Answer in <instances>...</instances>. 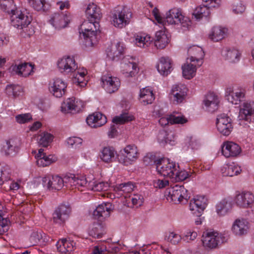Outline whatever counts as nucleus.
Returning a JSON list of instances; mask_svg holds the SVG:
<instances>
[{"instance_id": "e2e57ef3", "label": "nucleus", "mask_w": 254, "mask_h": 254, "mask_svg": "<svg viewBox=\"0 0 254 254\" xmlns=\"http://www.w3.org/2000/svg\"><path fill=\"white\" fill-rule=\"evenodd\" d=\"M28 1L30 5L37 11L43 9L45 3V0H28Z\"/></svg>"}, {"instance_id": "f8f14e48", "label": "nucleus", "mask_w": 254, "mask_h": 254, "mask_svg": "<svg viewBox=\"0 0 254 254\" xmlns=\"http://www.w3.org/2000/svg\"><path fill=\"white\" fill-rule=\"evenodd\" d=\"M59 71L64 74L73 73L77 69V64L73 58L64 57L58 62Z\"/></svg>"}, {"instance_id": "8fccbe9b", "label": "nucleus", "mask_w": 254, "mask_h": 254, "mask_svg": "<svg viewBox=\"0 0 254 254\" xmlns=\"http://www.w3.org/2000/svg\"><path fill=\"white\" fill-rule=\"evenodd\" d=\"M232 208L230 199H224L216 206V211L220 216L225 215Z\"/></svg>"}, {"instance_id": "0e129e2a", "label": "nucleus", "mask_w": 254, "mask_h": 254, "mask_svg": "<svg viewBox=\"0 0 254 254\" xmlns=\"http://www.w3.org/2000/svg\"><path fill=\"white\" fill-rule=\"evenodd\" d=\"M8 229V221L0 215V235L6 232Z\"/></svg>"}, {"instance_id": "473e14b6", "label": "nucleus", "mask_w": 254, "mask_h": 254, "mask_svg": "<svg viewBox=\"0 0 254 254\" xmlns=\"http://www.w3.org/2000/svg\"><path fill=\"white\" fill-rule=\"evenodd\" d=\"M85 12L88 19L90 21L98 22L102 16L100 7L94 3L88 5Z\"/></svg>"}, {"instance_id": "13d9d810", "label": "nucleus", "mask_w": 254, "mask_h": 254, "mask_svg": "<svg viewBox=\"0 0 254 254\" xmlns=\"http://www.w3.org/2000/svg\"><path fill=\"white\" fill-rule=\"evenodd\" d=\"M171 125L184 124L188 122L187 119L183 115H179L178 113L174 112L170 114Z\"/></svg>"}, {"instance_id": "7c9ffc66", "label": "nucleus", "mask_w": 254, "mask_h": 254, "mask_svg": "<svg viewBox=\"0 0 254 254\" xmlns=\"http://www.w3.org/2000/svg\"><path fill=\"white\" fill-rule=\"evenodd\" d=\"M43 149H40L36 155L37 164L39 167H45L50 165L57 160V157L54 155L47 156L44 152Z\"/></svg>"}, {"instance_id": "2eb2a0df", "label": "nucleus", "mask_w": 254, "mask_h": 254, "mask_svg": "<svg viewBox=\"0 0 254 254\" xmlns=\"http://www.w3.org/2000/svg\"><path fill=\"white\" fill-rule=\"evenodd\" d=\"M188 91V88L185 84L174 85L171 90L170 98L176 104L181 103L186 98Z\"/></svg>"}, {"instance_id": "aec40b11", "label": "nucleus", "mask_w": 254, "mask_h": 254, "mask_svg": "<svg viewBox=\"0 0 254 254\" xmlns=\"http://www.w3.org/2000/svg\"><path fill=\"white\" fill-rule=\"evenodd\" d=\"M188 57L187 59L190 62L197 63L198 65H201L203 63V59L204 53L201 47L197 46H192L188 50Z\"/></svg>"}, {"instance_id": "5fc2aeb1", "label": "nucleus", "mask_w": 254, "mask_h": 254, "mask_svg": "<svg viewBox=\"0 0 254 254\" xmlns=\"http://www.w3.org/2000/svg\"><path fill=\"white\" fill-rule=\"evenodd\" d=\"M76 70H77L75 76L73 79V82L77 85L83 87L86 85V83L83 82V78L87 73V70L83 68H77Z\"/></svg>"}, {"instance_id": "cd10ccee", "label": "nucleus", "mask_w": 254, "mask_h": 254, "mask_svg": "<svg viewBox=\"0 0 254 254\" xmlns=\"http://www.w3.org/2000/svg\"><path fill=\"white\" fill-rule=\"evenodd\" d=\"M20 142L18 139H10L6 140L3 145L2 151L6 156L15 155L19 149Z\"/></svg>"}, {"instance_id": "6e6d98bb", "label": "nucleus", "mask_w": 254, "mask_h": 254, "mask_svg": "<svg viewBox=\"0 0 254 254\" xmlns=\"http://www.w3.org/2000/svg\"><path fill=\"white\" fill-rule=\"evenodd\" d=\"M53 136L48 132H44L38 136V143L43 147L48 146L52 141Z\"/></svg>"}, {"instance_id": "58836bf2", "label": "nucleus", "mask_w": 254, "mask_h": 254, "mask_svg": "<svg viewBox=\"0 0 254 254\" xmlns=\"http://www.w3.org/2000/svg\"><path fill=\"white\" fill-rule=\"evenodd\" d=\"M249 229L248 222L245 219H236L232 226L233 232L238 236H242L247 234Z\"/></svg>"}, {"instance_id": "09e8293b", "label": "nucleus", "mask_w": 254, "mask_h": 254, "mask_svg": "<svg viewBox=\"0 0 254 254\" xmlns=\"http://www.w3.org/2000/svg\"><path fill=\"white\" fill-rule=\"evenodd\" d=\"M209 7L206 5H200L195 8L192 13V16L197 19L199 20L204 17H207L210 15Z\"/></svg>"}, {"instance_id": "c85d7f7f", "label": "nucleus", "mask_w": 254, "mask_h": 254, "mask_svg": "<svg viewBox=\"0 0 254 254\" xmlns=\"http://www.w3.org/2000/svg\"><path fill=\"white\" fill-rule=\"evenodd\" d=\"M124 44L120 42L112 45L107 51L108 57L112 60H118L121 58L125 51Z\"/></svg>"}, {"instance_id": "a878e982", "label": "nucleus", "mask_w": 254, "mask_h": 254, "mask_svg": "<svg viewBox=\"0 0 254 254\" xmlns=\"http://www.w3.org/2000/svg\"><path fill=\"white\" fill-rule=\"evenodd\" d=\"M86 122L91 127L96 128L105 125L107 122V118L102 113L95 112L88 116Z\"/></svg>"}, {"instance_id": "a18cd8bd", "label": "nucleus", "mask_w": 254, "mask_h": 254, "mask_svg": "<svg viewBox=\"0 0 254 254\" xmlns=\"http://www.w3.org/2000/svg\"><path fill=\"white\" fill-rule=\"evenodd\" d=\"M169 42V38L165 31L159 30L156 32L155 45L158 49L165 48Z\"/></svg>"}, {"instance_id": "e433bc0d", "label": "nucleus", "mask_w": 254, "mask_h": 254, "mask_svg": "<svg viewBox=\"0 0 254 254\" xmlns=\"http://www.w3.org/2000/svg\"><path fill=\"white\" fill-rule=\"evenodd\" d=\"M171 68L172 61L169 57H162L159 59L157 69L161 74L167 75L171 72Z\"/></svg>"}, {"instance_id": "423d86ee", "label": "nucleus", "mask_w": 254, "mask_h": 254, "mask_svg": "<svg viewBox=\"0 0 254 254\" xmlns=\"http://www.w3.org/2000/svg\"><path fill=\"white\" fill-rule=\"evenodd\" d=\"M131 12L126 7H117L113 14L112 22L114 25L122 28L129 22L131 17Z\"/></svg>"}, {"instance_id": "680f3d73", "label": "nucleus", "mask_w": 254, "mask_h": 254, "mask_svg": "<svg viewBox=\"0 0 254 254\" xmlns=\"http://www.w3.org/2000/svg\"><path fill=\"white\" fill-rule=\"evenodd\" d=\"M143 197L139 194H134L131 196H129L128 201L130 200L132 202L133 206H140L143 203Z\"/></svg>"}, {"instance_id": "9d476101", "label": "nucleus", "mask_w": 254, "mask_h": 254, "mask_svg": "<svg viewBox=\"0 0 254 254\" xmlns=\"http://www.w3.org/2000/svg\"><path fill=\"white\" fill-rule=\"evenodd\" d=\"M216 127L218 131L224 136H228L233 128L231 118L224 114L218 116Z\"/></svg>"}, {"instance_id": "bb28decb", "label": "nucleus", "mask_w": 254, "mask_h": 254, "mask_svg": "<svg viewBox=\"0 0 254 254\" xmlns=\"http://www.w3.org/2000/svg\"><path fill=\"white\" fill-rule=\"evenodd\" d=\"M58 251L63 254H68L73 251L76 247V243L70 238L63 239L57 244Z\"/></svg>"}, {"instance_id": "412c9836", "label": "nucleus", "mask_w": 254, "mask_h": 254, "mask_svg": "<svg viewBox=\"0 0 254 254\" xmlns=\"http://www.w3.org/2000/svg\"><path fill=\"white\" fill-rule=\"evenodd\" d=\"M222 153L226 158L237 156L241 152L240 146L232 141H225L221 146Z\"/></svg>"}, {"instance_id": "c9c22d12", "label": "nucleus", "mask_w": 254, "mask_h": 254, "mask_svg": "<svg viewBox=\"0 0 254 254\" xmlns=\"http://www.w3.org/2000/svg\"><path fill=\"white\" fill-rule=\"evenodd\" d=\"M219 103V98L214 93H208L203 100V103L206 109L211 112L218 109Z\"/></svg>"}, {"instance_id": "f3484780", "label": "nucleus", "mask_w": 254, "mask_h": 254, "mask_svg": "<svg viewBox=\"0 0 254 254\" xmlns=\"http://www.w3.org/2000/svg\"><path fill=\"white\" fill-rule=\"evenodd\" d=\"M84 106V104L81 101H76L72 98H68L62 104L61 110L64 113L74 114L81 111Z\"/></svg>"}, {"instance_id": "6e6552de", "label": "nucleus", "mask_w": 254, "mask_h": 254, "mask_svg": "<svg viewBox=\"0 0 254 254\" xmlns=\"http://www.w3.org/2000/svg\"><path fill=\"white\" fill-rule=\"evenodd\" d=\"M166 19L169 24H180L185 28H188L191 24L190 19L187 17L184 16L182 14L181 10L177 8L171 9L167 13Z\"/></svg>"}, {"instance_id": "f704fd0d", "label": "nucleus", "mask_w": 254, "mask_h": 254, "mask_svg": "<svg viewBox=\"0 0 254 254\" xmlns=\"http://www.w3.org/2000/svg\"><path fill=\"white\" fill-rule=\"evenodd\" d=\"M117 156V151L111 146L104 147L100 150L99 156L100 159L104 162L109 163L115 161Z\"/></svg>"}, {"instance_id": "ea45409f", "label": "nucleus", "mask_w": 254, "mask_h": 254, "mask_svg": "<svg viewBox=\"0 0 254 254\" xmlns=\"http://www.w3.org/2000/svg\"><path fill=\"white\" fill-rule=\"evenodd\" d=\"M33 68L34 67L31 64L24 63L14 65L13 67V70L17 75L26 77L33 72Z\"/></svg>"}, {"instance_id": "4be33fe9", "label": "nucleus", "mask_w": 254, "mask_h": 254, "mask_svg": "<svg viewBox=\"0 0 254 254\" xmlns=\"http://www.w3.org/2000/svg\"><path fill=\"white\" fill-rule=\"evenodd\" d=\"M65 184L78 190L80 187L87 188L88 183L84 176L80 175L70 174L65 176Z\"/></svg>"}, {"instance_id": "7ed1b4c3", "label": "nucleus", "mask_w": 254, "mask_h": 254, "mask_svg": "<svg viewBox=\"0 0 254 254\" xmlns=\"http://www.w3.org/2000/svg\"><path fill=\"white\" fill-rule=\"evenodd\" d=\"M139 155V152L137 147L134 144H129L120 151L118 160L121 163L128 166L136 161Z\"/></svg>"}, {"instance_id": "2f4dec72", "label": "nucleus", "mask_w": 254, "mask_h": 254, "mask_svg": "<svg viewBox=\"0 0 254 254\" xmlns=\"http://www.w3.org/2000/svg\"><path fill=\"white\" fill-rule=\"evenodd\" d=\"M112 209L110 203H102L99 205L93 212V215L100 221L109 217Z\"/></svg>"}, {"instance_id": "774afa93", "label": "nucleus", "mask_w": 254, "mask_h": 254, "mask_svg": "<svg viewBox=\"0 0 254 254\" xmlns=\"http://www.w3.org/2000/svg\"><path fill=\"white\" fill-rule=\"evenodd\" d=\"M246 9L245 5L241 2H237L233 6V11L236 14H242Z\"/></svg>"}, {"instance_id": "603ef678", "label": "nucleus", "mask_w": 254, "mask_h": 254, "mask_svg": "<svg viewBox=\"0 0 254 254\" xmlns=\"http://www.w3.org/2000/svg\"><path fill=\"white\" fill-rule=\"evenodd\" d=\"M108 187L109 184L108 183L103 182H97L96 181L89 182L87 186L88 189L96 191L106 190Z\"/></svg>"}, {"instance_id": "1a4fd4ad", "label": "nucleus", "mask_w": 254, "mask_h": 254, "mask_svg": "<svg viewBox=\"0 0 254 254\" xmlns=\"http://www.w3.org/2000/svg\"><path fill=\"white\" fill-rule=\"evenodd\" d=\"M10 19L11 25L18 29L25 27L32 21V17L29 13L18 10L11 15Z\"/></svg>"}, {"instance_id": "b1692460", "label": "nucleus", "mask_w": 254, "mask_h": 254, "mask_svg": "<svg viewBox=\"0 0 254 254\" xmlns=\"http://www.w3.org/2000/svg\"><path fill=\"white\" fill-rule=\"evenodd\" d=\"M235 202L241 207H248L254 202V195L250 191L242 192L236 195Z\"/></svg>"}, {"instance_id": "a211bd4d", "label": "nucleus", "mask_w": 254, "mask_h": 254, "mask_svg": "<svg viewBox=\"0 0 254 254\" xmlns=\"http://www.w3.org/2000/svg\"><path fill=\"white\" fill-rule=\"evenodd\" d=\"M84 106V104L81 101H76L72 98H68L62 104L61 110L64 113L74 114L81 111Z\"/></svg>"}, {"instance_id": "69168bd1", "label": "nucleus", "mask_w": 254, "mask_h": 254, "mask_svg": "<svg viewBox=\"0 0 254 254\" xmlns=\"http://www.w3.org/2000/svg\"><path fill=\"white\" fill-rule=\"evenodd\" d=\"M197 236V234L196 232L189 230L185 233L183 239L187 242H190V241H193L195 239Z\"/></svg>"}, {"instance_id": "9b49d317", "label": "nucleus", "mask_w": 254, "mask_h": 254, "mask_svg": "<svg viewBox=\"0 0 254 254\" xmlns=\"http://www.w3.org/2000/svg\"><path fill=\"white\" fill-rule=\"evenodd\" d=\"M41 181L43 187L50 190H60L65 183V176L64 178L59 176L45 177L41 179Z\"/></svg>"}, {"instance_id": "4468645a", "label": "nucleus", "mask_w": 254, "mask_h": 254, "mask_svg": "<svg viewBox=\"0 0 254 254\" xmlns=\"http://www.w3.org/2000/svg\"><path fill=\"white\" fill-rule=\"evenodd\" d=\"M71 208L65 205H61L58 207L53 214V221L55 223L64 224L69 217Z\"/></svg>"}, {"instance_id": "f257e3e1", "label": "nucleus", "mask_w": 254, "mask_h": 254, "mask_svg": "<svg viewBox=\"0 0 254 254\" xmlns=\"http://www.w3.org/2000/svg\"><path fill=\"white\" fill-rule=\"evenodd\" d=\"M99 23L97 21L88 20L84 21L81 25V29L85 37V44L86 47H93L98 43L97 34L100 33L97 27Z\"/></svg>"}, {"instance_id": "5701e85b", "label": "nucleus", "mask_w": 254, "mask_h": 254, "mask_svg": "<svg viewBox=\"0 0 254 254\" xmlns=\"http://www.w3.org/2000/svg\"><path fill=\"white\" fill-rule=\"evenodd\" d=\"M245 93L242 89H236L234 90L231 87L226 89V97L227 100L233 104H239L245 98Z\"/></svg>"}, {"instance_id": "4d7b16f0", "label": "nucleus", "mask_w": 254, "mask_h": 254, "mask_svg": "<svg viewBox=\"0 0 254 254\" xmlns=\"http://www.w3.org/2000/svg\"><path fill=\"white\" fill-rule=\"evenodd\" d=\"M133 116L127 113L122 114L120 116H116L113 119V122L117 124H123L126 122L132 121Z\"/></svg>"}, {"instance_id": "de8ad7c7", "label": "nucleus", "mask_w": 254, "mask_h": 254, "mask_svg": "<svg viewBox=\"0 0 254 254\" xmlns=\"http://www.w3.org/2000/svg\"><path fill=\"white\" fill-rule=\"evenodd\" d=\"M135 45L140 48L147 47L151 43V37L145 33H140L134 36Z\"/></svg>"}, {"instance_id": "6ab92c4d", "label": "nucleus", "mask_w": 254, "mask_h": 254, "mask_svg": "<svg viewBox=\"0 0 254 254\" xmlns=\"http://www.w3.org/2000/svg\"><path fill=\"white\" fill-rule=\"evenodd\" d=\"M101 80L103 87L109 93H112L117 91L120 86L119 79L109 74L102 76Z\"/></svg>"}, {"instance_id": "37998d69", "label": "nucleus", "mask_w": 254, "mask_h": 254, "mask_svg": "<svg viewBox=\"0 0 254 254\" xmlns=\"http://www.w3.org/2000/svg\"><path fill=\"white\" fill-rule=\"evenodd\" d=\"M139 100L144 105L151 104L155 99L153 91L149 88H144L140 90Z\"/></svg>"}, {"instance_id": "4c0bfd02", "label": "nucleus", "mask_w": 254, "mask_h": 254, "mask_svg": "<svg viewBox=\"0 0 254 254\" xmlns=\"http://www.w3.org/2000/svg\"><path fill=\"white\" fill-rule=\"evenodd\" d=\"M50 22L56 28H64L69 22V16L63 13H55Z\"/></svg>"}, {"instance_id": "864d4df0", "label": "nucleus", "mask_w": 254, "mask_h": 254, "mask_svg": "<svg viewBox=\"0 0 254 254\" xmlns=\"http://www.w3.org/2000/svg\"><path fill=\"white\" fill-rule=\"evenodd\" d=\"M6 93L9 97H16L23 92V88L18 85H8L5 89Z\"/></svg>"}, {"instance_id": "ddd939ff", "label": "nucleus", "mask_w": 254, "mask_h": 254, "mask_svg": "<svg viewBox=\"0 0 254 254\" xmlns=\"http://www.w3.org/2000/svg\"><path fill=\"white\" fill-rule=\"evenodd\" d=\"M207 204L206 198L203 196H197L190 202V210L196 216L200 217Z\"/></svg>"}, {"instance_id": "c756f323", "label": "nucleus", "mask_w": 254, "mask_h": 254, "mask_svg": "<svg viewBox=\"0 0 254 254\" xmlns=\"http://www.w3.org/2000/svg\"><path fill=\"white\" fill-rule=\"evenodd\" d=\"M222 55L230 63H236L239 61L241 53L239 50L234 47H225L222 50Z\"/></svg>"}, {"instance_id": "39448f33", "label": "nucleus", "mask_w": 254, "mask_h": 254, "mask_svg": "<svg viewBox=\"0 0 254 254\" xmlns=\"http://www.w3.org/2000/svg\"><path fill=\"white\" fill-rule=\"evenodd\" d=\"M187 190L183 186L176 185L172 188H167L165 192V196L168 201L179 203L187 200L190 196L187 193Z\"/></svg>"}, {"instance_id": "20e7f679", "label": "nucleus", "mask_w": 254, "mask_h": 254, "mask_svg": "<svg viewBox=\"0 0 254 254\" xmlns=\"http://www.w3.org/2000/svg\"><path fill=\"white\" fill-rule=\"evenodd\" d=\"M157 172L161 175L172 179L179 168L176 163L168 159L161 158L155 161Z\"/></svg>"}, {"instance_id": "338daca9", "label": "nucleus", "mask_w": 254, "mask_h": 254, "mask_svg": "<svg viewBox=\"0 0 254 254\" xmlns=\"http://www.w3.org/2000/svg\"><path fill=\"white\" fill-rule=\"evenodd\" d=\"M17 122L19 124H24L29 121L31 119V116L29 114L18 115L15 117Z\"/></svg>"}, {"instance_id": "393cba45", "label": "nucleus", "mask_w": 254, "mask_h": 254, "mask_svg": "<svg viewBox=\"0 0 254 254\" xmlns=\"http://www.w3.org/2000/svg\"><path fill=\"white\" fill-rule=\"evenodd\" d=\"M66 83L62 79L56 78L50 87V90L54 96L60 98L65 94Z\"/></svg>"}, {"instance_id": "052dcab7", "label": "nucleus", "mask_w": 254, "mask_h": 254, "mask_svg": "<svg viewBox=\"0 0 254 254\" xmlns=\"http://www.w3.org/2000/svg\"><path fill=\"white\" fill-rule=\"evenodd\" d=\"M191 176V174L185 170L179 172L177 170V173L175 174L174 178H172L176 181H183Z\"/></svg>"}, {"instance_id": "3c124183", "label": "nucleus", "mask_w": 254, "mask_h": 254, "mask_svg": "<svg viewBox=\"0 0 254 254\" xmlns=\"http://www.w3.org/2000/svg\"><path fill=\"white\" fill-rule=\"evenodd\" d=\"M0 7L3 11L11 15L18 10L13 0H0Z\"/></svg>"}, {"instance_id": "72a5a7b5", "label": "nucleus", "mask_w": 254, "mask_h": 254, "mask_svg": "<svg viewBox=\"0 0 254 254\" xmlns=\"http://www.w3.org/2000/svg\"><path fill=\"white\" fill-rule=\"evenodd\" d=\"M200 66L193 62L190 63V60L187 59L186 63L182 67L183 76L187 79L193 78L195 75L197 68Z\"/></svg>"}, {"instance_id": "a19ab883", "label": "nucleus", "mask_w": 254, "mask_h": 254, "mask_svg": "<svg viewBox=\"0 0 254 254\" xmlns=\"http://www.w3.org/2000/svg\"><path fill=\"white\" fill-rule=\"evenodd\" d=\"M228 29L220 26H216L212 28L209 35V38L214 42L221 40L226 36Z\"/></svg>"}, {"instance_id": "79ce46f5", "label": "nucleus", "mask_w": 254, "mask_h": 254, "mask_svg": "<svg viewBox=\"0 0 254 254\" xmlns=\"http://www.w3.org/2000/svg\"><path fill=\"white\" fill-rule=\"evenodd\" d=\"M240 167L234 163L230 164H225L221 168V171L224 176L233 177L240 174Z\"/></svg>"}, {"instance_id": "f03ea898", "label": "nucleus", "mask_w": 254, "mask_h": 254, "mask_svg": "<svg viewBox=\"0 0 254 254\" xmlns=\"http://www.w3.org/2000/svg\"><path fill=\"white\" fill-rule=\"evenodd\" d=\"M203 247L206 249H214L226 242L227 238L224 234L216 231H206L202 235Z\"/></svg>"}, {"instance_id": "49530a36", "label": "nucleus", "mask_w": 254, "mask_h": 254, "mask_svg": "<svg viewBox=\"0 0 254 254\" xmlns=\"http://www.w3.org/2000/svg\"><path fill=\"white\" fill-rule=\"evenodd\" d=\"M134 187L135 185L133 183L128 182L116 186L114 188V190L119 195H123L124 194H127L132 192Z\"/></svg>"}, {"instance_id": "c03bdc74", "label": "nucleus", "mask_w": 254, "mask_h": 254, "mask_svg": "<svg viewBox=\"0 0 254 254\" xmlns=\"http://www.w3.org/2000/svg\"><path fill=\"white\" fill-rule=\"evenodd\" d=\"M106 233L103 225L99 223H94L89 231V235L94 238L99 239Z\"/></svg>"}, {"instance_id": "bf43d9fd", "label": "nucleus", "mask_w": 254, "mask_h": 254, "mask_svg": "<svg viewBox=\"0 0 254 254\" xmlns=\"http://www.w3.org/2000/svg\"><path fill=\"white\" fill-rule=\"evenodd\" d=\"M166 239L173 245H177L181 242L182 238L179 234L174 232H170L166 235Z\"/></svg>"}, {"instance_id": "0eeeda50", "label": "nucleus", "mask_w": 254, "mask_h": 254, "mask_svg": "<svg viewBox=\"0 0 254 254\" xmlns=\"http://www.w3.org/2000/svg\"><path fill=\"white\" fill-rule=\"evenodd\" d=\"M254 116V104L245 102L242 105L239 115V124L243 127H249Z\"/></svg>"}, {"instance_id": "dca6fc26", "label": "nucleus", "mask_w": 254, "mask_h": 254, "mask_svg": "<svg viewBox=\"0 0 254 254\" xmlns=\"http://www.w3.org/2000/svg\"><path fill=\"white\" fill-rule=\"evenodd\" d=\"M134 59L129 56L125 57L122 64V73L126 77H132L137 72V66Z\"/></svg>"}]
</instances>
